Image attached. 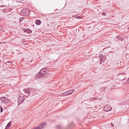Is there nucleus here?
I'll return each instance as SVG.
<instances>
[{
	"label": "nucleus",
	"instance_id": "1",
	"mask_svg": "<svg viewBox=\"0 0 129 129\" xmlns=\"http://www.w3.org/2000/svg\"><path fill=\"white\" fill-rule=\"evenodd\" d=\"M21 13L25 16H28L30 14L29 11L25 9H22L20 12Z\"/></svg>",
	"mask_w": 129,
	"mask_h": 129
},
{
	"label": "nucleus",
	"instance_id": "2",
	"mask_svg": "<svg viewBox=\"0 0 129 129\" xmlns=\"http://www.w3.org/2000/svg\"><path fill=\"white\" fill-rule=\"evenodd\" d=\"M1 100L3 103H5L7 104L8 103V100L6 97L1 98Z\"/></svg>",
	"mask_w": 129,
	"mask_h": 129
},
{
	"label": "nucleus",
	"instance_id": "3",
	"mask_svg": "<svg viewBox=\"0 0 129 129\" xmlns=\"http://www.w3.org/2000/svg\"><path fill=\"white\" fill-rule=\"evenodd\" d=\"M112 109L111 107L108 105H106L105 106L104 110V111L106 112H108L111 111Z\"/></svg>",
	"mask_w": 129,
	"mask_h": 129
},
{
	"label": "nucleus",
	"instance_id": "4",
	"mask_svg": "<svg viewBox=\"0 0 129 129\" xmlns=\"http://www.w3.org/2000/svg\"><path fill=\"white\" fill-rule=\"evenodd\" d=\"M46 123H44L41 124L39 127L34 128L33 129H42L46 126Z\"/></svg>",
	"mask_w": 129,
	"mask_h": 129
},
{
	"label": "nucleus",
	"instance_id": "5",
	"mask_svg": "<svg viewBox=\"0 0 129 129\" xmlns=\"http://www.w3.org/2000/svg\"><path fill=\"white\" fill-rule=\"evenodd\" d=\"M47 74L46 73H41L39 72L38 74V75L39 76H40L41 77H42L44 76H46Z\"/></svg>",
	"mask_w": 129,
	"mask_h": 129
},
{
	"label": "nucleus",
	"instance_id": "6",
	"mask_svg": "<svg viewBox=\"0 0 129 129\" xmlns=\"http://www.w3.org/2000/svg\"><path fill=\"white\" fill-rule=\"evenodd\" d=\"M25 93L29 94L30 92V89L29 88H27L26 89H24L23 90Z\"/></svg>",
	"mask_w": 129,
	"mask_h": 129
},
{
	"label": "nucleus",
	"instance_id": "7",
	"mask_svg": "<svg viewBox=\"0 0 129 129\" xmlns=\"http://www.w3.org/2000/svg\"><path fill=\"white\" fill-rule=\"evenodd\" d=\"M74 89H73L70 90H69L68 91H67V92H66L64 93H69V94H71L72 93H73V92H74Z\"/></svg>",
	"mask_w": 129,
	"mask_h": 129
},
{
	"label": "nucleus",
	"instance_id": "8",
	"mask_svg": "<svg viewBox=\"0 0 129 129\" xmlns=\"http://www.w3.org/2000/svg\"><path fill=\"white\" fill-rule=\"evenodd\" d=\"M41 23L40 20H36V23L37 25H39Z\"/></svg>",
	"mask_w": 129,
	"mask_h": 129
},
{
	"label": "nucleus",
	"instance_id": "9",
	"mask_svg": "<svg viewBox=\"0 0 129 129\" xmlns=\"http://www.w3.org/2000/svg\"><path fill=\"white\" fill-rule=\"evenodd\" d=\"M11 121L10 122L7 124L5 129H8V127H10L11 125Z\"/></svg>",
	"mask_w": 129,
	"mask_h": 129
},
{
	"label": "nucleus",
	"instance_id": "10",
	"mask_svg": "<svg viewBox=\"0 0 129 129\" xmlns=\"http://www.w3.org/2000/svg\"><path fill=\"white\" fill-rule=\"evenodd\" d=\"M25 30L26 33H30L32 32L31 30L29 29H27Z\"/></svg>",
	"mask_w": 129,
	"mask_h": 129
},
{
	"label": "nucleus",
	"instance_id": "11",
	"mask_svg": "<svg viewBox=\"0 0 129 129\" xmlns=\"http://www.w3.org/2000/svg\"><path fill=\"white\" fill-rule=\"evenodd\" d=\"M6 65H10L12 63L10 61H8L7 62L5 63Z\"/></svg>",
	"mask_w": 129,
	"mask_h": 129
},
{
	"label": "nucleus",
	"instance_id": "12",
	"mask_svg": "<svg viewBox=\"0 0 129 129\" xmlns=\"http://www.w3.org/2000/svg\"><path fill=\"white\" fill-rule=\"evenodd\" d=\"M117 38L120 41H122L124 40L123 38H121L119 36H117Z\"/></svg>",
	"mask_w": 129,
	"mask_h": 129
},
{
	"label": "nucleus",
	"instance_id": "13",
	"mask_svg": "<svg viewBox=\"0 0 129 129\" xmlns=\"http://www.w3.org/2000/svg\"><path fill=\"white\" fill-rule=\"evenodd\" d=\"M46 69H45V68H43L41 70L40 72H42V71H43V72H46Z\"/></svg>",
	"mask_w": 129,
	"mask_h": 129
},
{
	"label": "nucleus",
	"instance_id": "14",
	"mask_svg": "<svg viewBox=\"0 0 129 129\" xmlns=\"http://www.w3.org/2000/svg\"><path fill=\"white\" fill-rule=\"evenodd\" d=\"M77 19H81V17L80 16H77L75 17Z\"/></svg>",
	"mask_w": 129,
	"mask_h": 129
},
{
	"label": "nucleus",
	"instance_id": "15",
	"mask_svg": "<svg viewBox=\"0 0 129 129\" xmlns=\"http://www.w3.org/2000/svg\"><path fill=\"white\" fill-rule=\"evenodd\" d=\"M100 61L101 62V63H102L104 61V60H103V59L101 58L100 59Z\"/></svg>",
	"mask_w": 129,
	"mask_h": 129
},
{
	"label": "nucleus",
	"instance_id": "16",
	"mask_svg": "<svg viewBox=\"0 0 129 129\" xmlns=\"http://www.w3.org/2000/svg\"><path fill=\"white\" fill-rule=\"evenodd\" d=\"M3 109L2 108V107L1 106V112H2L3 111Z\"/></svg>",
	"mask_w": 129,
	"mask_h": 129
},
{
	"label": "nucleus",
	"instance_id": "17",
	"mask_svg": "<svg viewBox=\"0 0 129 129\" xmlns=\"http://www.w3.org/2000/svg\"><path fill=\"white\" fill-rule=\"evenodd\" d=\"M2 29V27L1 26H0V31Z\"/></svg>",
	"mask_w": 129,
	"mask_h": 129
},
{
	"label": "nucleus",
	"instance_id": "18",
	"mask_svg": "<svg viewBox=\"0 0 129 129\" xmlns=\"http://www.w3.org/2000/svg\"><path fill=\"white\" fill-rule=\"evenodd\" d=\"M111 124L112 125V126L113 127H114V125L113 124V123H111Z\"/></svg>",
	"mask_w": 129,
	"mask_h": 129
},
{
	"label": "nucleus",
	"instance_id": "19",
	"mask_svg": "<svg viewBox=\"0 0 129 129\" xmlns=\"http://www.w3.org/2000/svg\"><path fill=\"white\" fill-rule=\"evenodd\" d=\"M42 72H40V71L39 72L41 73H46V72H43V71H42Z\"/></svg>",
	"mask_w": 129,
	"mask_h": 129
},
{
	"label": "nucleus",
	"instance_id": "20",
	"mask_svg": "<svg viewBox=\"0 0 129 129\" xmlns=\"http://www.w3.org/2000/svg\"><path fill=\"white\" fill-rule=\"evenodd\" d=\"M68 94H69L68 93H65V95H67Z\"/></svg>",
	"mask_w": 129,
	"mask_h": 129
},
{
	"label": "nucleus",
	"instance_id": "21",
	"mask_svg": "<svg viewBox=\"0 0 129 129\" xmlns=\"http://www.w3.org/2000/svg\"><path fill=\"white\" fill-rule=\"evenodd\" d=\"M4 7V6H3V5H2L1 6H0V7Z\"/></svg>",
	"mask_w": 129,
	"mask_h": 129
},
{
	"label": "nucleus",
	"instance_id": "22",
	"mask_svg": "<svg viewBox=\"0 0 129 129\" xmlns=\"http://www.w3.org/2000/svg\"><path fill=\"white\" fill-rule=\"evenodd\" d=\"M127 81L128 82H129V78H128Z\"/></svg>",
	"mask_w": 129,
	"mask_h": 129
},
{
	"label": "nucleus",
	"instance_id": "23",
	"mask_svg": "<svg viewBox=\"0 0 129 129\" xmlns=\"http://www.w3.org/2000/svg\"><path fill=\"white\" fill-rule=\"evenodd\" d=\"M20 98H21V97H19V99H20Z\"/></svg>",
	"mask_w": 129,
	"mask_h": 129
},
{
	"label": "nucleus",
	"instance_id": "24",
	"mask_svg": "<svg viewBox=\"0 0 129 129\" xmlns=\"http://www.w3.org/2000/svg\"><path fill=\"white\" fill-rule=\"evenodd\" d=\"M21 19H20V20H19L20 21H20Z\"/></svg>",
	"mask_w": 129,
	"mask_h": 129
},
{
	"label": "nucleus",
	"instance_id": "25",
	"mask_svg": "<svg viewBox=\"0 0 129 129\" xmlns=\"http://www.w3.org/2000/svg\"><path fill=\"white\" fill-rule=\"evenodd\" d=\"M24 100V99H23V100H22V101H23V100Z\"/></svg>",
	"mask_w": 129,
	"mask_h": 129
}]
</instances>
